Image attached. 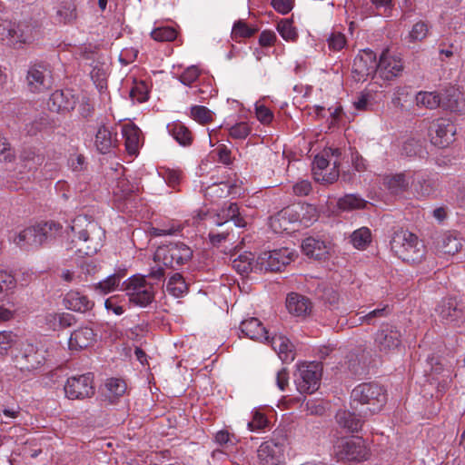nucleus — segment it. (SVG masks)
<instances>
[{
	"mask_svg": "<svg viewBox=\"0 0 465 465\" xmlns=\"http://www.w3.org/2000/svg\"><path fill=\"white\" fill-rule=\"evenodd\" d=\"M317 218V210L312 204L291 205L283 208L272 218V227L274 231H287L290 223L301 222L308 226Z\"/></svg>",
	"mask_w": 465,
	"mask_h": 465,
	"instance_id": "obj_5",
	"label": "nucleus"
},
{
	"mask_svg": "<svg viewBox=\"0 0 465 465\" xmlns=\"http://www.w3.org/2000/svg\"><path fill=\"white\" fill-rule=\"evenodd\" d=\"M441 107L460 114H465V95L454 86L444 90Z\"/></svg>",
	"mask_w": 465,
	"mask_h": 465,
	"instance_id": "obj_22",
	"label": "nucleus"
},
{
	"mask_svg": "<svg viewBox=\"0 0 465 465\" xmlns=\"http://www.w3.org/2000/svg\"><path fill=\"white\" fill-rule=\"evenodd\" d=\"M129 302L140 307L151 304L155 297L153 284L147 282L144 276L134 275L123 283Z\"/></svg>",
	"mask_w": 465,
	"mask_h": 465,
	"instance_id": "obj_6",
	"label": "nucleus"
},
{
	"mask_svg": "<svg viewBox=\"0 0 465 465\" xmlns=\"http://www.w3.org/2000/svg\"><path fill=\"white\" fill-rule=\"evenodd\" d=\"M123 135L125 139L126 151L131 155H135L140 147L141 131L134 124H125L123 127Z\"/></svg>",
	"mask_w": 465,
	"mask_h": 465,
	"instance_id": "obj_32",
	"label": "nucleus"
},
{
	"mask_svg": "<svg viewBox=\"0 0 465 465\" xmlns=\"http://www.w3.org/2000/svg\"><path fill=\"white\" fill-rule=\"evenodd\" d=\"M312 190V183L307 180L299 181L292 186L293 193L297 196H306Z\"/></svg>",
	"mask_w": 465,
	"mask_h": 465,
	"instance_id": "obj_64",
	"label": "nucleus"
},
{
	"mask_svg": "<svg viewBox=\"0 0 465 465\" xmlns=\"http://www.w3.org/2000/svg\"><path fill=\"white\" fill-rule=\"evenodd\" d=\"M251 133V128L245 122H241L230 128V136L233 139H245Z\"/></svg>",
	"mask_w": 465,
	"mask_h": 465,
	"instance_id": "obj_58",
	"label": "nucleus"
},
{
	"mask_svg": "<svg viewBox=\"0 0 465 465\" xmlns=\"http://www.w3.org/2000/svg\"><path fill=\"white\" fill-rule=\"evenodd\" d=\"M255 256L252 252H244L232 260V267L240 274H247L255 272Z\"/></svg>",
	"mask_w": 465,
	"mask_h": 465,
	"instance_id": "obj_39",
	"label": "nucleus"
},
{
	"mask_svg": "<svg viewBox=\"0 0 465 465\" xmlns=\"http://www.w3.org/2000/svg\"><path fill=\"white\" fill-rule=\"evenodd\" d=\"M328 43L330 49L333 51H340L345 46L346 38L343 34L340 32H334L330 35Z\"/></svg>",
	"mask_w": 465,
	"mask_h": 465,
	"instance_id": "obj_60",
	"label": "nucleus"
},
{
	"mask_svg": "<svg viewBox=\"0 0 465 465\" xmlns=\"http://www.w3.org/2000/svg\"><path fill=\"white\" fill-rule=\"evenodd\" d=\"M124 273L122 272L114 273L108 276L105 280L101 281L94 286V290L98 291L101 294H107L117 289L120 282L124 278Z\"/></svg>",
	"mask_w": 465,
	"mask_h": 465,
	"instance_id": "obj_43",
	"label": "nucleus"
},
{
	"mask_svg": "<svg viewBox=\"0 0 465 465\" xmlns=\"http://www.w3.org/2000/svg\"><path fill=\"white\" fill-rule=\"evenodd\" d=\"M331 159L325 155L322 151L321 155H316L312 163V172L316 181H322L326 183H332L337 181L339 177V170L333 168L330 173H324V170L329 166Z\"/></svg>",
	"mask_w": 465,
	"mask_h": 465,
	"instance_id": "obj_23",
	"label": "nucleus"
},
{
	"mask_svg": "<svg viewBox=\"0 0 465 465\" xmlns=\"http://www.w3.org/2000/svg\"><path fill=\"white\" fill-rule=\"evenodd\" d=\"M437 311L442 321L447 323L458 322L465 319L464 308L460 307L458 301L454 298H447L441 301Z\"/></svg>",
	"mask_w": 465,
	"mask_h": 465,
	"instance_id": "obj_20",
	"label": "nucleus"
},
{
	"mask_svg": "<svg viewBox=\"0 0 465 465\" xmlns=\"http://www.w3.org/2000/svg\"><path fill=\"white\" fill-rule=\"evenodd\" d=\"M49 126L50 122L47 115L41 114L25 125V131L28 135L34 136Z\"/></svg>",
	"mask_w": 465,
	"mask_h": 465,
	"instance_id": "obj_49",
	"label": "nucleus"
},
{
	"mask_svg": "<svg viewBox=\"0 0 465 465\" xmlns=\"http://www.w3.org/2000/svg\"><path fill=\"white\" fill-rule=\"evenodd\" d=\"M62 229V225L54 221L38 223L21 231L14 242L22 249L38 248L46 241L55 238Z\"/></svg>",
	"mask_w": 465,
	"mask_h": 465,
	"instance_id": "obj_4",
	"label": "nucleus"
},
{
	"mask_svg": "<svg viewBox=\"0 0 465 465\" xmlns=\"http://www.w3.org/2000/svg\"><path fill=\"white\" fill-rule=\"evenodd\" d=\"M412 176L407 173H397L387 177L385 184L387 188L395 194L401 193L409 188Z\"/></svg>",
	"mask_w": 465,
	"mask_h": 465,
	"instance_id": "obj_38",
	"label": "nucleus"
},
{
	"mask_svg": "<svg viewBox=\"0 0 465 465\" xmlns=\"http://www.w3.org/2000/svg\"><path fill=\"white\" fill-rule=\"evenodd\" d=\"M287 437L282 430H275L271 440L262 443L257 450L261 465H279L281 463Z\"/></svg>",
	"mask_w": 465,
	"mask_h": 465,
	"instance_id": "obj_9",
	"label": "nucleus"
},
{
	"mask_svg": "<svg viewBox=\"0 0 465 465\" xmlns=\"http://www.w3.org/2000/svg\"><path fill=\"white\" fill-rule=\"evenodd\" d=\"M302 249L306 256L316 260L325 259L329 253L327 243L313 237H308L303 240Z\"/></svg>",
	"mask_w": 465,
	"mask_h": 465,
	"instance_id": "obj_30",
	"label": "nucleus"
},
{
	"mask_svg": "<svg viewBox=\"0 0 465 465\" xmlns=\"http://www.w3.org/2000/svg\"><path fill=\"white\" fill-rule=\"evenodd\" d=\"M64 304L66 309L78 312H86L93 309L94 303L86 295L77 292L70 291L64 298Z\"/></svg>",
	"mask_w": 465,
	"mask_h": 465,
	"instance_id": "obj_27",
	"label": "nucleus"
},
{
	"mask_svg": "<svg viewBox=\"0 0 465 465\" xmlns=\"http://www.w3.org/2000/svg\"><path fill=\"white\" fill-rule=\"evenodd\" d=\"M15 335L10 331L0 332V358L7 354L15 341Z\"/></svg>",
	"mask_w": 465,
	"mask_h": 465,
	"instance_id": "obj_57",
	"label": "nucleus"
},
{
	"mask_svg": "<svg viewBox=\"0 0 465 465\" xmlns=\"http://www.w3.org/2000/svg\"><path fill=\"white\" fill-rule=\"evenodd\" d=\"M334 453L338 460L347 461H363L369 459L370 450L361 437L342 439L334 446Z\"/></svg>",
	"mask_w": 465,
	"mask_h": 465,
	"instance_id": "obj_8",
	"label": "nucleus"
},
{
	"mask_svg": "<svg viewBox=\"0 0 465 465\" xmlns=\"http://www.w3.org/2000/svg\"><path fill=\"white\" fill-rule=\"evenodd\" d=\"M193 257V251L183 242H171L157 248L154 261L162 262L166 268L175 269L188 262Z\"/></svg>",
	"mask_w": 465,
	"mask_h": 465,
	"instance_id": "obj_7",
	"label": "nucleus"
},
{
	"mask_svg": "<svg viewBox=\"0 0 465 465\" xmlns=\"http://www.w3.org/2000/svg\"><path fill=\"white\" fill-rule=\"evenodd\" d=\"M65 395L70 400H84L91 398L95 391L94 375L90 372L71 376L64 387Z\"/></svg>",
	"mask_w": 465,
	"mask_h": 465,
	"instance_id": "obj_13",
	"label": "nucleus"
},
{
	"mask_svg": "<svg viewBox=\"0 0 465 465\" xmlns=\"http://www.w3.org/2000/svg\"><path fill=\"white\" fill-rule=\"evenodd\" d=\"M267 341L271 343V346L282 361L291 362L294 360L295 353L293 351V345L287 337L281 334H274L270 337Z\"/></svg>",
	"mask_w": 465,
	"mask_h": 465,
	"instance_id": "obj_29",
	"label": "nucleus"
},
{
	"mask_svg": "<svg viewBox=\"0 0 465 465\" xmlns=\"http://www.w3.org/2000/svg\"><path fill=\"white\" fill-rule=\"evenodd\" d=\"M200 76V70L197 66H190L186 68L179 76V80L185 85L190 86Z\"/></svg>",
	"mask_w": 465,
	"mask_h": 465,
	"instance_id": "obj_59",
	"label": "nucleus"
},
{
	"mask_svg": "<svg viewBox=\"0 0 465 465\" xmlns=\"http://www.w3.org/2000/svg\"><path fill=\"white\" fill-rule=\"evenodd\" d=\"M379 68L376 54L371 49L360 51L352 64L353 77L357 81H365L367 77L373 76Z\"/></svg>",
	"mask_w": 465,
	"mask_h": 465,
	"instance_id": "obj_15",
	"label": "nucleus"
},
{
	"mask_svg": "<svg viewBox=\"0 0 465 465\" xmlns=\"http://www.w3.org/2000/svg\"><path fill=\"white\" fill-rule=\"evenodd\" d=\"M401 345V333L398 328L390 323H383L375 332L373 346L381 354L394 352Z\"/></svg>",
	"mask_w": 465,
	"mask_h": 465,
	"instance_id": "obj_12",
	"label": "nucleus"
},
{
	"mask_svg": "<svg viewBox=\"0 0 465 465\" xmlns=\"http://www.w3.org/2000/svg\"><path fill=\"white\" fill-rule=\"evenodd\" d=\"M169 134L175 141L183 145L189 146L193 143L192 132L182 123H173L167 126Z\"/></svg>",
	"mask_w": 465,
	"mask_h": 465,
	"instance_id": "obj_35",
	"label": "nucleus"
},
{
	"mask_svg": "<svg viewBox=\"0 0 465 465\" xmlns=\"http://www.w3.org/2000/svg\"><path fill=\"white\" fill-rule=\"evenodd\" d=\"M268 425L267 418L261 412H255L251 421L248 422V428L251 430H262Z\"/></svg>",
	"mask_w": 465,
	"mask_h": 465,
	"instance_id": "obj_62",
	"label": "nucleus"
},
{
	"mask_svg": "<svg viewBox=\"0 0 465 465\" xmlns=\"http://www.w3.org/2000/svg\"><path fill=\"white\" fill-rule=\"evenodd\" d=\"M363 314L364 311H361L353 315H350L348 319L341 317L339 319L338 323H341V326L347 325L349 328H354L356 326L362 325L365 323V320L362 319Z\"/></svg>",
	"mask_w": 465,
	"mask_h": 465,
	"instance_id": "obj_61",
	"label": "nucleus"
},
{
	"mask_svg": "<svg viewBox=\"0 0 465 465\" xmlns=\"http://www.w3.org/2000/svg\"><path fill=\"white\" fill-rule=\"evenodd\" d=\"M45 361V357L33 344H25L14 356L15 368L21 371H31L37 369Z\"/></svg>",
	"mask_w": 465,
	"mask_h": 465,
	"instance_id": "obj_17",
	"label": "nucleus"
},
{
	"mask_svg": "<svg viewBox=\"0 0 465 465\" xmlns=\"http://www.w3.org/2000/svg\"><path fill=\"white\" fill-rule=\"evenodd\" d=\"M256 31V28L250 27L245 22L239 20L232 27V36L234 40L240 41L242 38H247L253 35Z\"/></svg>",
	"mask_w": 465,
	"mask_h": 465,
	"instance_id": "obj_50",
	"label": "nucleus"
},
{
	"mask_svg": "<svg viewBox=\"0 0 465 465\" xmlns=\"http://www.w3.org/2000/svg\"><path fill=\"white\" fill-rule=\"evenodd\" d=\"M403 70V64L401 59L388 55L384 51L379 59L378 73L381 78L391 80L397 77Z\"/></svg>",
	"mask_w": 465,
	"mask_h": 465,
	"instance_id": "obj_21",
	"label": "nucleus"
},
{
	"mask_svg": "<svg viewBox=\"0 0 465 465\" xmlns=\"http://www.w3.org/2000/svg\"><path fill=\"white\" fill-rule=\"evenodd\" d=\"M151 36L153 39L158 42H171L176 38L177 32L173 27L163 26L153 30L151 33Z\"/></svg>",
	"mask_w": 465,
	"mask_h": 465,
	"instance_id": "obj_54",
	"label": "nucleus"
},
{
	"mask_svg": "<svg viewBox=\"0 0 465 465\" xmlns=\"http://www.w3.org/2000/svg\"><path fill=\"white\" fill-rule=\"evenodd\" d=\"M137 188H134L127 180L120 179L117 183V188L114 190L115 194L122 197H127L132 194Z\"/></svg>",
	"mask_w": 465,
	"mask_h": 465,
	"instance_id": "obj_63",
	"label": "nucleus"
},
{
	"mask_svg": "<svg viewBox=\"0 0 465 465\" xmlns=\"http://www.w3.org/2000/svg\"><path fill=\"white\" fill-rule=\"evenodd\" d=\"M213 113L203 105H194L191 108V116L201 124H206L213 121Z\"/></svg>",
	"mask_w": 465,
	"mask_h": 465,
	"instance_id": "obj_52",
	"label": "nucleus"
},
{
	"mask_svg": "<svg viewBox=\"0 0 465 465\" xmlns=\"http://www.w3.org/2000/svg\"><path fill=\"white\" fill-rule=\"evenodd\" d=\"M54 19L59 24L71 25L77 19V8L71 0L62 1L55 7Z\"/></svg>",
	"mask_w": 465,
	"mask_h": 465,
	"instance_id": "obj_31",
	"label": "nucleus"
},
{
	"mask_svg": "<svg viewBox=\"0 0 465 465\" xmlns=\"http://www.w3.org/2000/svg\"><path fill=\"white\" fill-rule=\"evenodd\" d=\"M77 320L70 312H48L45 316V325L53 331H62L74 326Z\"/></svg>",
	"mask_w": 465,
	"mask_h": 465,
	"instance_id": "obj_26",
	"label": "nucleus"
},
{
	"mask_svg": "<svg viewBox=\"0 0 465 465\" xmlns=\"http://www.w3.org/2000/svg\"><path fill=\"white\" fill-rule=\"evenodd\" d=\"M116 138L105 125L99 127L95 135V146L101 153H107L116 144Z\"/></svg>",
	"mask_w": 465,
	"mask_h": 465,
	"instance_id": "obj_34",
	"label": "nucleus"
},
{
	"mask_svg": "<svg viewBox=\"0 0 465 465\" xmlns=\"http://www.w3.org/2000/svg\"><path fill=\"white\" fill-rule=\"evenodd\" d=\"M391 313V308L389 305H383L381 308H377L368 312H364L362 319L365 320V323L368 325H373L378 319L385 318Z\"/></svg>",
	"mask_w": 465,
	"mask_h": 465,
	"instance_id": "obj_55",
	"label": "nucleus"
},
{
	"mask_svg": "<svg viewBox=\"0 0 465 465\" xmlns=\"http://www.w3.org/2000/svg\"><path fill=\"white\" fill-rule=\"evenodd\" d=\"M462 246L461 240L451 232L444 233L438 242L439 250L445 254L454 255Z\"/></svg>",
	"mask_w": 465,
	"mask_h": 465,
	"instance_id": "obj_37",
	"label": "nucleus"
},
{
	"mask_svg": "<svg viewBox=\"0 0 465 465\" xmlns=\"http://www.w3.org/2000/svg\"><path fill=\"white\" fill-rule=\"evenodd\" d=\"M422 151L421 141L415 138L407 139L401 147V154L407 157L420 155Z\"/></svg>",
	"mask_w": 465,
	"mask_h": 465,
	"instance_id": "obj_53",
	"label": "nucleus"
},
{
	"mask_svg": "<svg viewBox=\"0 0 465 465\" xmlns=\"http://www.w3.org/2000/svg\"><path fill=\"white\" fill-rule=\"evenodd\" d=\"M77 98L70 90H56L48 102V109L58 114L68 113L75 107Z\"/></svg>",
	"mask_w": 465,
	"mask_h": 465,
	"instance_id": "obj_18",
	"label": "nucleus"
},
{
	"mask_svg": "<svg viewBox=\"0 0 465 465\" xmlns=\"http://www.w3.org/2000/svg\"><path fill=\"white\" fill-rule=\"evenodd\" d=\"M351 408L359 411L363 417L379 412L386 403L384 389L374 382L361 383L356 386L351 393Z\"/></svg>",
	"mask_w": 465,
	"mask_h": 465,
	"instance_id": "obj_2",
	"label": "nucleus"
},
{
	"mask_svg": "<svg viewBox=\"0 0 465 465\" xmlns=\"http://www.w3.org/2000/svg\"><path fill=\"white\" fill-rule=\"evenodd\" d=\"M241 331L249 339L255 341H269L268 331L257 318H250L241 322Z\"/></svg>",
	"mask_w": 465,
	"mask_h": 465,
	"instance_id": "obj_28",
	"label": "nucleus"
},
{
	"mask_svg": "<svg viewBox=\"0 0 465 465\" xmlns=\"http://www.w3.org/2000/svg\"><path fill=\"white\" fill-rule=\"evenodd\" d=\"M32 28L25 24H15L10 20L0 18V41L15 45L25 44L31 40Z\"/></svg>",
	"mask_w": 465,
	"mask_h": 465,
	"instance_id": "obj_14",
	"label": "nucleus"
},
{
	"mask_svg": "<svg viewBox=\"0 0 465 465\" xmlns=\"http://www.w3.org/2000/svg\"><path fill=\"white\" fill-rule=\"evenodd\" d=\"M391 249L400 259L410 263H419L425 256L424 244L416 234L403 228L393 232Z\"/></svg>",
	"mask_w": 465,
	"mask_h": 465,
	"instance_id": "obj_3",
	"label": "nucleus"
},
{
	"mask_svg": "<svg viewBox=\"0 0 465 465\" xmlns=\"http://www.w3.org/2000/svg\"><path fill=\"white\" fill-rule=\"evenodd\" d=\"M371 241V233L367 227H361L352 232L351 242L357 249H365Z\"/></svg>",
	"mask_w": 465,
	"mask_h": 465,
	"instance_id": "obj_45",
	"label": "nucleus"
},
{
	"mask_svg": "<svg viewBox=\"0 0 465 465\" xmlns=\"http://www.w3.org/2000/svg\"><path fill=\"white\" fill-rule=\"evenodd\" d=\"M228 221H232L237 227H244L246 224L243 218L240 215L239 206L235 203H230L228 206L223 208L217 214V225H223Z\"/></svg>",
	"mask_w": 465,
	"mask_h": 465,
	"instance_id": "obj_33",
	"label": "nucleus"
},
{
	"mask_svg": "<svg viewBox=\"0 0 465 465\" xmlns=\"http://www.w3.org/2000/svg\"><path fill=\"white\" fill-rule=\"evenodd\" d=\"M277 30L281 36L286 41L295 42L298 38L296 28L292 25L290 19H282L278 22Z\"/></svg>",
	"mask_w": 465,
	"mask_h": 465,
	"instance_id": "obj_46",
	"label": "nucleus"
},
{
	"mask_svg": "<svg viewBox=\"0 0 465 465\" xmlns=\"http://www.w3.org/2000/svg\"><path fill=\"white\" fill-rule=\"evenodd\" d=\"M27 85L32 93H41L52 85L49 65L45 63L34 64L27 72Z\"/></svg>",
	"mask_w": 465,
	"mask_h": 465,
	"instance_id": "obj_16",
	"label": "nucleus"
},
{
	"mask_svg": "<svg viewBox=\"0 0 465 465\" xmlns=\"http://www.w3.org/2000/svg\"><path fill=\"white\" fill-rule=\"evenodd\" d=\"M293 261V253L288 248L261 253L255 261V272H280Z\"/></svg>",
	"mask_w": 465,
	"mask_h": 465,
	"instance_id": "obj_11",
	"label": "nucleus"
},
{
	"mask_svg": "<svg viewBox=\"0 0 465 465\" xmlns=\"http://www.w3.org/2000/svg\"><path fill=\"white\" fill-rule=\"evenodd\" d=\"M416 102L418 105H422L429 109H435L441 106L442 94H439L436 92H419L416 95Z\"/></svg>",
	"mask_w": 465,
	"mask_h": 465,
	"instance_id": "obj_42",
	"label": "nucleus"
},
{
	"mask_svg": "<svg viewBox=\"0 0 465 465\" xmlns=\"http://www.w3.org/2000/svg\"><path fill=\"white\" fill-rule=\"evenodd\" d=\"M431 131L435 133L432 143L440 147H446L454 141L456 127L449 120L438 119L432 124Z\"/></svg>",
	"mask_w": 465,
	"mask_h": 465,
	"instance_id": "obj_19",
	"label": "nucleus"
},
{
	"mask_svg": "<svg viewBox=\"0 0 465 465\" xmlns=\"http://www.w3.org/2000/svg\"><path fill=\"white\" fill-rule=\"evenodd\" d=\"M74 234L71 250L80 256L96 253L105 238L104 230L88 215L76 216L70 225Z\"/></svg>",
	"mask_w": 465,
	"mask_h": 465,
	"instance_id": "obj_1",
	"label": "nucleus"
},
{
	"mask_svg": "<svg viewBox=\"0 0 465 465\" xmlns=\"http://www.w3.org/2000/svg\"><path fill=\"white\" fill-rule=\"evenodd\" d=\"M90 75L97 88L102 90L106 87L107 67L104 64H95L90 72Z\"/></svg>",
	"mask_w": 465,
	"mask_h": 465,
	"instance_id": "obj_47",
	"label": "nucleus"
},
{
	"mask_svg": "<svg viewBox=\"0 0 465 465\" xmlns=\"http://www.w3.org/2000/svg\"><path fill=\"white\" fill-rule=\"evenodd\" d=\"M338 205L342 210L361 209L366 205V201L355 194H347L339 199Z\"/></svg>",
	"mask_w": 465,
	"mask_h": 465,
	"instance_id": "obj_48",
	"label": "nucleus"
},
{
	"mask_svg": "<svg viewBox=\"0 0 465 465\" xmlns=\"http://www.w3.org/2000/svg\"><path fill=\"white\" fill-rule=\"evenodd\" d=\"M286 308L288 312L294 316L306 317L311 313L312 304L306 296L297 292H292L287 296Z\"/></svg>",
	"mask_w": 465,
	"mask_h": 465,
	"instance_id": "obj_24",
	"label": "nucleus"
},
{
	"mask_svg": "<svg viewBox=\"0 0 465 465\" xmlns=\"http://www.w3.org/2000/svg\"><path fill=\"white\" fill-rule=\"evenodd\" d=\"M298 371L295 382L299 392L312 394L320 388L322 374V363L316 361L302 363Z\"/></svg>",
	"mask_w": 465,
	"mask_h": 465,
	"instance_id": "obj_10",
	"label": "nucleus"
},
{
	"mask_svg": "<svg viewBox=\"0 0 465 465\" xmlns=\"http://www.w3.org/2000/svg\"><path fill=\"white\" fill-rule=\"evenodd\" d=\"M336 420L340 426L351 432L358 431L362 426L361 419L349 411H339L336 414Z\"/></svg>",
	"mask_w": 465,
	"mask_h": 465,
	"instance_id": "obj_36",
	"label": "nucleus"
},
{
	"mask_svg": "<svg viewBox=\"0 0 465 465\" xmlns=\"http://www.w3.org/2000/svg\"><path fill=\"white\" fill-rule=\"evenodd\" d=\"M345 364L347 365L348 370L353 375H361L365 371L364 364L361 362L359 355L354 352H350L346 356Z\"/></svg>",
	"mask_w": 465,
	"mask_h": 465,
	"instance_id": "obj_56",
	"label": "nucleus"
},
{
	"mask_svg": "<svg viewBox=\"0 0 465 465\" xmlns=\"http://www.w3.org/2000/svg\"><path fill=\"white\" fill-rule=\"evenodd\" d=\"M188 286L182 276V274L176 272L173 273L167 282L166 291L173 296L179 298L187 292Z\"/></svg>",
	"mask_w": 465,
	"mask_h": 465,
	"instance_id": "obj_41",
	"label": "nucleus"
},
{
	"mask_svg": "<svg viewBox=\"0 0 465 465\" xmlns=\"http://www.w3.org/2000/svg\"><path fill=\"white\" fill-rule=\"evenodd\" d=\"M429 35V25L424 21H419L413 25L409 33L408 39L410 42H420Z\"/></svg>",
	"mask_w": 465,
	"mask_h": 465,
	"instance_id": "obj_51",
	"label": "nucleus"
},
{
	"mask_svg": "<svg viewBox=\"0 0 465 465\" xmlns=\"http://www.w3.org/2000/svg\"><path fill=\"white\" fill-rule=\"evenodd\" d=\"M19 157L24 163L25 167L29 169H36L45 160L42 154L37 153L36 151L31 147L23 149Z\"/></svg>",
	"mask_w": 465,
	"mask_h": 465,
	"instance_id": "obj_44",
	"label": "nucleus"
},
{
	"mask_svg": "<svg viewBox=\"0 0 465 465\" xmlns=\"http://www.w3.org/2000/svg\"><path fill=\"white\" fill-rule=\"evenodd\" d=\"M95 333L93 329L81 327L71 333L68 346L71 351H81L94 344Z\"/></svg>",
	"mask_w": 465,
	"mask_h": 465,
	"instance_id": "obj_25",
	"label": "nucleus"
},
{
	"mask_svg": "<svg viewBox=\"0 0 465 465\" xmlns=\"http://www.w3.org/2000/svg\"><path fill=\"white\" fill-rule=\"evenodd\" d=\"M105 389L106 392L104 393V397L108 399L111 403H114L115 399L124 394L126 383L121 379L112 378L107 380Z\"/></svg>",
	"mask_w": 465,
	"mask_h": 465,
	"instance_id": "obj_40",
	"label": "nucleus"
}]
</instances>
